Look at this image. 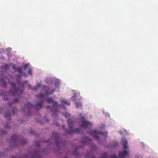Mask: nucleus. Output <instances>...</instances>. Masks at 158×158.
Listing matches in <instances>:
<instances>
[{"mask_svg": "<svg viewBox=\"0 0 158 158\" xmlns=\"http://www.w3.org/2000/svg\"><path fill=\"white\" fill-rule=\"evenodd\" d=\"M2 135H4L5 133V132L4 131H2Z\"/></svg>", "mask_w": 158, "mask_h": 158, "instance_id": "nucleus-30", "label": "nucleus"}, {"mask_svg": "<svg viewBox=\"0 0 158 158\" xmlns=\"http://www.w3.org/2000/svg\"><path fill=\"white\" fill-rule=\"evenodd\" d=\"M36 145L38 147H39L40 146V145L39 143H37V144H36Z\"/></svg>", "mask_w": 158, "mask_h": 158, "instance_id": "nucleus-34", "label": "nucleus"}, {"mask_svg": "<svg viewBox=\"0 0 158 158\" xmlns=\"http://www.w3.org/2000/svg\"><path fill=\"white\" fill-rule=\"evenodd\" d=\"M73 123V121L71 119H68L67 120V124L69 127V128H72V126Z\"/></svg>", "mask_w": 158, "mask_h": 158, "instance_id": "nucleus-13", "label": "nucleus"}, {"mask_svg": "<svg viewBox=\"0 0 158 158\" xmlns=\"http://www.w3.org/2000/svg\"><path fill=\"white\" fill-rule=\"evenodd\" d=\"M76 98V96L75 94L73 95L71 98V99L73 100V101H75Z\"/></svg>", "mask_w": 158, "mask_h": 158, "instance_id": "nucleus-22", "label": "nucleus"}, {"mask_svg": "<svg viewBox=\"0 0 158 158\" xmlns=\"http://www.w3.org/2000/svg\"><path fill=\"white\" fill-rule=\"evenodd\" d=\"M1 110L0 109V112H1Z\"/></svg>", "mask_w": 158, "mask_h": 158, "instance_id": "nucleus-39", "label": "nucleus"}, {"mask_svg": "<svg viewBox=\"0 0 158 158\" xmlns=\"http://www.w3.org/2000/svg\"><path fill=\"white\" fill-rule=\"evenodd\" d=\"M12 65V67H13V69L14 70H15V71H16V67L15 66V64H13Z\"/></svg>", "mask_w": 158, "mask_h": 158, "instance_id": "nucleus-25", "label": "nucleus"}, {"mask_svg": "<svg viewBox=\"0 0 158 158\" xmlns=\"http://www.w3.org/2000/svg\"><path fill=\"white\" fill-rule=\"evenodd\" d=\"M91 140L88 137H85L82 139L81 141L82 145L81 146L82 147L85 144L88 143H91Z\"/></svg>", "mask_w": 158, "mask_h": 158, "instance_id": "nucleus-9", "label": "nucleus"}, {"mask_svg": "<svg viewBox=\"0 0 158 158\" xmlns=\"http://www.w3.org/2000/svg\"><path fill=\"white\" fill-rule=\"evenodd\" d=\"M5 128H10V127H8V125H7L6 127H5Z\"/></svg>", "mask_w": 158, "mask_h": 158, "instance_id": "nucleus-33", "label": "nucleus"}, {"mask_svg": "<svg viewBox=\"0 0 158 158\" xmlns=\"http://www.w3.org/2000/svg\"><path fill=\"white\" fill-rule=\"evenodd\" d=\"M90 134L92 135L94 138L99 141L100 138L103 139L106 138L107 136V132L105 131L97 132L96 131H92L90 132Z\"/></svg>", "mask_w": 158, "mask_h": 158, "instance_id": "nucleus-5", "label": "nucleus"}, {"mask_svg": "<svg viewBox=\"0 0 158 158\" xmlns=\"http://www.w3.org/2000/svg\"><path fill=\"white\" fill-rule=\"evenodd\" d=\"M46 107L47 108H49L50 107V106H46Z\"/></svg>", "mask_w": 158, "mask_h": 158, "instance_id": "nucleus-35", "label": "nucleus"}, {"mask_svg": "<svg viewBox=\"0 0 158 158\" xmlns=\"http://www.w3.org/2000/svg\"><path fill=\"white\" fill-rule=\"evenodd\" d=\"M47 101L48 103L53 104L51 111L53 113V115H56V113L58 112V105L57 102L54 101L53 99L50 98L47 99Z\"/></svg>", "mask_w": 158, "mask_h": 158, "instance_id": "nucleus-6", "label": "nucleus"}, {"mask_svg": "<svg viewBox=\"0 0 158 158\" xmlns=\"http://www.w3.org/2000/svg\"><path fill=\"white\" fill-rule=\"evenodd\" d=\"M72 148H74L75 150L73 152V154L75 155L77 158H78L80 157L79 153L78 152L77 150L78 148V146H76L74 144L72 146Z\"/></svg>", "mask_w": 158, "mask_h": 158, "instance_id": "nucleus-10", "label": "nucleus"}, {"mask_svg": "<svg viewBox=\"0 0 158 158\" xmlns=\"http://www.w3.org/2000/svg\"><path fill=\"white\" fill-rule=\"evenodd\" d=\"M65 127V126L64 125H63L62 126V127L63 129Z\"/></svg>", "mask_w": 158, "mask_h": 158, "instance_id": "nucleus-32", "label": "nucleus"}, {"mask_svg": "<svg viewBox=\"0 0 158 158\" xmlns=\"http://www.w3.org/2000/svg\"><path fill=\"white\" fill-rule=\"evenodd\" d=\"M67 130L66 134H72L75 131H78L80 129H66Z\"/></svg>", "mask_w": 158, "mask_h": 158, "instance_id": "nucleus-12", "label": "nucleus"}, {"mask_svg": "<svg viewBox=\"0 0 158 158\" xmlns=\"http://www.w3.org/2000/svg\"><path fill=\"white\" fill-rule=\"evenodd\" d=\"M27 82V81H24V83H26Z\"/></svg>", "mask_w": 158, "mask_h": 158, "instance_id": "nucleus-37", "label": "nucleus"}, {"mask_svg": "<svg viewBox=\"0 0 158 158\" xmlns=\"http://www.w3.org/2000/svg\"><path fill=\"white\" fill-rule=\"evenodd\" d=\"M46 121L47 122V123H48L49 122L48 119H46Z\"/></svg>", "mask_w": 158, "mask_h": 158, "instance_id": "nucleus-36", "label": "nucleus"}, {"mask_svg": "<svg viewBox=\"0 0 158 158\" xmlns=\"http://www.w3.org/2000/svg\"><path fill=\"white\" fill-rule=\"evenodd\" d=\"M19 101V99L17 98H16L15 99V100L13 101V102L11 103L10 102H9L8 103V106H11L12 104L18 102Z\"/></svg>", "mask_w": 158, "mask_h": 158, "instance_id": "nucleus-15", "label": "nucleus"}, {"mask_svg": "<svg viewBox=\"0 0 158 158\" xmlns=\"http://www.w3.org/2000/svg\"><path fill=\"white\" fill-rule=\"evenodd\" d=\"M61 104L62 105L66 104L68 105H70V103L67 100H62L61 101Z\"/></svg>", "mask_w": 158, "mask_h": 158, "instance_id": "nucleus-14", "label": "nucleus"}, {"mask_svg": "<svg viewBox=\"0 0 158 158\" xmlns=\"http://www.w3.org/2000/svg\"><path fill=\"white\" fill-rule=\"evenodd\" d=\"M44 97V94L40 93L39 95H37L36 96V98L40 99L41 100L39 102H37L36 104V107L38 106L39 108H41L43 105V98Z\"/></svg>", "mask_w": 158, "mask_h": 158, "instance_id": "nucleus-7", "label": "nucleus"}, {"mask_svg": "<svg viewBox=\"0 0 158 158\" xmlns=\"http://www.w3.org/2000/svg\"><path fill=\"white\" fill-rule=\"evenodd\" d=\"M49 90H46V94L47 95H51L53 94V92L55 91L54 89H52L50 92L49 91Z\"/></svg>", "mask_w": 158, "mask_h": 158, "instance_id": "nucleus-16", "label": "nucleus"}, {"mask_svg": "<svg viewBox=\"0 0 158 158\" xmlns=\"http://www.w3.org/2000/svg\"><path fill=\"white\" fill-rule=\"evenodd\" d=\"M91 148L92 149H95L96 148V147L94 144H92L91 146Z\"/></svg>", "mask_w": 158, "mask_h": 158, "instance_id": "nucleus-23", "label": "nucleus"}, {"mask_svg": "<svg viewBox=\"0 0 158 158\" xmlns=\"http://www.w3.org/2000/svg\"><path fill=\"white\" fill-rule=\"evenodd\" d=\"M28 66V64H26L24 65V68L25 69H26Z\"/></svg>", "mask_w": 158, "mask_h": 158, "instance_id": "nucleus-27", "label": "nucleus"}, {"mask_svg": "<svg viewBox=\"0 0 158 158\" xmlns=\"http://www.w3.org/2000/svg\"><path fill=\"white\" fill-rule=\"evenodd\" d=\"M16 70L19 73V74L17 75V77L16 79L17 83L19 86V88H16L15 83L11 82L10 84L12 87V88L10 90L9 92L8 93L5 91L3 92H1L0 93L1 96H6V95L13 96L16 95L19 96L23 92L24 90L23 85L20 82L21 77L22 75V70L21 68L18 67Z\"/></svg>", "mask_w": 158, "mask_h": 158, "instance_id": "nucleus-1", "label": "nucleus"}, {"mask_svg": "<svg viewBox=\"0 0 158 158\" xmlns=\"http://www.w3.org/2000/svg\"><path fill=\"white\" fill-rule=\"evenodd\" d=\"M27 142V140L22 137L18 135L17 134L12 135L11 138V145L13 147H17L19 144H24Z\"/></svg>", "mask_w": 158, "mask_h": 158, "instance_id": "nucleus-3", "label": "nucleus"}, {"mask_svg": "<svg viewBox=\"0 0 158 158\" xmlns=\"http://www.w3.org/2000/svg\"><path fill=\"white\" fill-rule=\"evenodd\" d=\"M2 68L5 70H6L8 69L9 66L7 64H5L4 66H2Z\"/></svg>", "mask_w": 158, "mask_h": 158, "instance_id": "nucleus-18", "label": "nucleus"}, {"mask_svg": "<svg viewBox=\"0 0 158 158\" xmlns=\"http://www.w3.org/2000/svg\"><path fill=\"white\" fill-rule=\"evenodd\" d=\"M76 105L77 108L81 107V104L80 102H76L75 103Z\"/></svg>", "mask_w": 158, "mask_h": 158, "instance_id": "nucleus-21", "label": "nucleus"}, {"mask_svg": "<svg viewBox=\"0 0 158 158\" xmlns=\"http://www.w3.org/2000/svg\"><path fill=\"white\" fill-rule=\"evenodd\" d=\"M27 116H30L31 115V114L30 113H28L27 114Z\"/></svg>", "mask_w": 158, "mask_h": 158, "instance_id": "nucleus-31", "label": "nucleus"}, {"mask_svg": "<svg viewBox=\"0 0 158 158\" xmlns=\"http://www.w3.org/2000/svg\"><path fill=\"white\" fill-rule=\"evenodd\" d=\"M64 158H68L67 157H65Z\"/></svg>", "mask_w": 158, "mask_h": 158, "instance_id": "nucleus-40", "label": "nucleus"}, {"mask_svg": "<svg viewBox=\"0 0 158 158\" xmlns=\"http://www.w3.org/2000/svg\"><path fill=\"white\" fill-rule=\"evenodd\" d=\"M27 73L28 74L31 75L32 74V70L31 69H29L28 70Z\"/></svg>", "mask_w": 158, "mask_h": 158, "instance_id": "nucleus-24", "label": "nucleus"}, {"mask_svg": "<svg viewBox=\"0 0 158 158\" xmlns=\"http://www.w3.org/2000/svg\"><path fill=\"white\" fill-rule=\"evenodd\" d=\"M32 107H33V106L30 103L28 102L27 104L25 105L23 111L25 112L26 110H27L29 111Z\"/></svg>", "mask_w": 158, "mask_h": 158, "instance_id": "nucleus-11", "label": "nucleus"}, {"mask_svg": "<svg viewBox=\"0 0 158 158\" xmlns=\"http://www.w3.org/2000/svg\"><path fill=\"white\" fill-rule=\"evenodd\" d=\"M59 138V134L55 132H53L52 134V138L47 141V142L50 143L51 139H53L55 141L56 143V146L55 149L57 150H59L62 148V146L64 144H65V142L63 143L61 142Z\"/></svg>", "mask_w": 158, "mask_h": 158, "instance_id": "nucleus-4", "label": "nucleus"}, {"mask_svg": "<svg viewBox=\"0 0 158 158\" xmlns=\"http://www.w3.org/2000/svg\"><path fill=\"white\" fill-rule=\"evenodd\" d=\"M12 114L13 115H15V114L17 112V109L16 108L14 107L12 110Z\"/></svg>", "mask_w": 158, "mask_h": 158, "instance_id": "nucleus-20", "label": "nucleus"}, {"mask_svg": "<svg viewBox=\"0 0 158 158\" xmlns=\"http://www.w3.org/2000/svg\"><path fill=\"white\" fill-rule=\"evenodd\" d=\"M91 123L88 121L83 120L81 122V126L82 127L85 128H90V126H91Z\"/></svg>", "mask_w": 158, "mask_h": 158, "instance_id": "nucleus-8", "label": "nucleus"}, {"mask_svg": "<svg viewBox=\"0 0 158 158\" xmlns=\"http://www.w3.org/2000/svg\"><path fill=\"white\" fill-rule=\"evenodd\" d=\"M122 140L124 150L122 151L119 152L118 157H116L115 155H111L110 157L108 156V154L105 152L103 154L102 158H125L128 156L129 150L128 147L127 145V141L125 138H122ZM85 156L87 158H95L94 156L91 154L90 153H87Z\"/></svg>", "mask_w": 158, "mask_h": 158, "instance_id": "nucleus-2", "label": "nucleus"}, {"mask_svg": "<svg viewBox=\"0 0 158 158\" xmlns=\"http://www.w3.org/2000/svg\"><path fill=\"white\" fill-rule=\"evenodd\" d=\"M40 86L41 84H38L36 86L34 87L32 89L35 90H37L38 89V88L39 87H40Z\"/></svg>", "mask_w": 158, "mask_h": 158, "instance_id": "nucleus-19", "label": "nucleus"}, {"mask_svg": "<svg viewBox=\"0 0 158 158\" xmlns=\"http://www.w3.org/2000/svg\"><path fill=\"white\" fill-rule=\"evenodd\" d=\"M11 116V114L10 113H6L5 115V117L6 118H8L10 117Z\"/></svg>", "mask_w": 158, "mask_h": 158, "instance_id": "nucleus-17", "label": "nucleus"}, {"mask_svg": "<svg viewBox=\"0 0 158 158\" xmlns=\"http://www.w3.org/2000/svg\"><path fill=\"white\" fill-rule=\"evenodd\" d=\"M3 100H8V98L7 97H4L3 98Z\"/></svg>", "mask_w": 158, "mask_h": 158, "instance_id": "nucleus-28", "label": "nucleus"}, {"mask_svg": "<svg viewBox=\"0 0 158 158\" xmlns=\"http://www.w3.org/2000/svg\"><path fill=\"white\" fill-rule=\"evenodd\" d=\"M64 116L66 118H68L70 116V114L69 113H66L65 114Z\"/></svg>", "mask_w": 158, "mask_h": 158, "instance_id": "nucleus-26", "label": "nucleus"}, {"mask_svg": "<svg viewBox=\"0 0 158 158\" xmlns=\"http://www.w3.org/2000/svg\"><path fill=\"white\" fill-rule=\"evenodd\" d=\"M54 125H55L56 126V127H59V124L58 123H55Z\"/></svg>", "mask_w": 158, "mask_h": 158, "instance_id": "nucleus-29", "label": "nucleus"}, {"mask_svg": "<svg viewBox=\"0 0 158 158\" xmlns=\"http://www.w3.org/2000/svg\"><path fill=\"white\" fill-rule=\"evenodd\" d=\"M29 88H30L31 89V88H30V85H29Z\"/></svg>", "mask_w": 158, "mask_h": 158, "instance_id": "nucleus-38", "label": "nucleus"}]
</instances>
